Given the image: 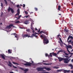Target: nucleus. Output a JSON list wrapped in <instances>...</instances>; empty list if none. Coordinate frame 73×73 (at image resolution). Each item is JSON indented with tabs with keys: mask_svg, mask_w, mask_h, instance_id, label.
Instances as JSON below:
<instances>
[{
	"mask_svg": "<svg viewBox=\"0 0 73 73\" xmlns=\"http://www.w3.org/2000/svg\"><path fill=\"white\" fill-rule=\"evenodd\" d=\"M41 38H43V43H44V44L45 45L46 44H48L49 43V40L46 38L45 36H42V35H41L40 36Z\"/></svg>",
	"mask_w": 73,
	"mask_h": 73,
	"instance_id": "2",
	"label": "nucleus"
},
{
	"mask_svg": "<svg viewBox=\"0 0 73 73\" xmlns=\"http://www.w3.org/2000/svg\"><path fill=\"white\" fill-rule=\"evenodd\" d=\"M71 73H73V70H72L71 71Z\"/></svg>",
	"mask_w": 73,
	"mask_h": 73,
	"instance_id": "60",
	"label": "nucleus"
},
{
	"mask_svg": "<svg viewBox=\"0 0 73 73\" xmlns=\"http://www.w3.org/2000/svg\"><path fill=\"white\" fill-rule=\"evenodd\" d=\"M35 10L36 11H38V9H37V8L36 7H35Z\"/></svg>",
	"mask_w": 73,
	"mask_h": 73,
	"instance_id": "32",
	"label": "nucleus"
},
{
	"mask_svg": "<svg viewBox=\"0 0 73 73\" xmlns=\"http://www.w3.org/2000/svg\"><path fill=\"white\" fill-rule=\"evenodd\" d=\"M11 35H14L15 36V37L16 38H17V40H19V38H18V37H17V34H16V33H12L11 34Z\"/></svg>",
	"mask_w": 73,
	"mask_h": 73,
	"instance_id": "10",
	"label": "nucleus"
},
{
	"mask_svg": "<svg viewBox=\"0 0 73 73\" xmlns=\"http://www.w3.org/2000/svg\"><path fill=\"white\" fill-rule=\"evenodd\" d=\"M19 6H20L19 5H17V8H19Z\"/></svg>",
	"mask_w": 73,
	"mask_h": 73,
	"instance_id": "45",
	"label": "nucleus"
},
{
	"mask_svg": "<svg viewBox=\"0 0 73 73\" xmlns=\"http://www.w3.org/2000/svg\"><path fill=\"white\" fill-rule=\"evenodd\" d=\"M53 68H54V69H58V68H59V67H57L56 66H55L53 67Z\"/></svg>",
	"mask_w": 73,
	"mask_h": 73,
	"instance_id": "24",
	"label": "nucleus"
},
{
	"mask_svg": "<svg viewBox=\"0 0 73 73\" xmlns=\"http://www.w3.org/2000/svg\"><path fill=\"white\" fill-rule=\"evenodd\" d=\"M17 13L18 15H19L20 13V9H18L17 10Z\"/></svg>",
	"mask_w": 73,
	"mask_h": 73,
	"instance_id": "18",
	"label": "nucleus"
},
{
	"mask_svg": "<svg viewBox=\"0 0 73 73\" xmlns=\"http://www.w3.org/2000/svg\"><path fill=\"white\" fill-rule=\"evenodd\" d=\"M64 45H65L66 46V48L67 49H68L69 48H72V47L71 45H69V46H68L65 43H64Z\"/></svg>",
	"mask_w": 73,
	"mask_h": 73,
	"instance_id": "9",
	"label": "nucleus"
},
{
	"mask_svg": "<svg viewBox=\"0 0 73 73\" xmlns=\"http://www.w3.org/2000/svg\"><path fill=\"white\" fill-rule=\"evenodd\" d=\"M29 23V21L26 20L25 21L24 23L25 24L27 25V24H28V23Z\"/></svg>",
	"mask_w": 73,
	"mask_h": 73,
	"instance_id": "11",
	"label": "nucleus"
},
{
	"mask_svg": "<svg viewBox=\"0 0 73 73\" xmlns=\"http://www.w3.org/2000/svg\"><path fill=\"white\" fill-rule=\"evenodd\" d=\"M42 33H44V32L43 31H41L39 33L40 34H41Z\"/></svg>",
	"mask_w": 73,
	"mask_h": 73,
	"instance_id": "35",
	"label": "nucleus"
},
{
	"mask_svg": "<svg viewBox=\"0 0 73 73\" xmlns=\"http://www.w3.org/2000/svg\"><path fill=\"white\" fill-rule=\"evenodd\" d=\"M10 73H13V72H10Z\"/></svg>",
	"mask_w": 73,
	"mask_h": 73,
	"instance_id": "59",
	"label": "nucleus"
},
{
	"mask_svg": "<svg viewBox=\"0 0 73 73\" xmlns=\"http://www.w3.org/2000/svg\"><path fill=\"white\" fill-rule=\"evenodd\" d=\"M31 61L32 62V63L27 62L26 63L24 64V65H25V66H31L32 64L33 63V61H32V59H31Z\"/></svg>",
	"mask_w": 73,
	"mask_h": 73,
	"instance_id": "4",
	"label": "nucleus"
},
{
	"mask_svg": "<svg viewBox=\"0 0 73 73\" xmlns=\"http://www.w3.org/2000/svg\"><path fill=\"white\" fill-rule=\"evenodd\" d=\"M34 23H33V22H32L31 24V27H32V26L33 25H34Z\"/></svg>",
	"mask_w": 73,
	"mask_h": 73,
	"instance_id": "33",
	"label": "nucleus"
},
{
	"mask_svg": "<svg viewBox=\"0 0 73 73\" xmlns=\"http://www.w3.org/2000/svg\"><path fill=\"white\" fill-rule=\"evenodd\" d=\"M63 70V72L64 73H69V72H70V70H65L63 69H60V70H58L56 72H62V71Z\"/></svg>",
	"mask_w": 73,
	"mask_h": 73,
	"instance_id": "3",
	"label": "nucleus"
},
{
	"mask_svg": "<svg viewBox=\"0 0 73 73\" xmlns=\"http://www.w3.org/2000/svg\"><path fill=\"white\" fill-rule=\"evenodd\" d=\"M59 38L60 41V42H61L62 44H63V42H62V41L61 38H60V37H59Z\"/></svg>",
	"mask_w": 73,
	"mask_h": 73,
	"instance_id": "20",
	"label": "nucleus"
},
{
	"mask_svg": "<svg viewBox=\"0 0 73 73\" xmlns=\"http://www.w3.org/2000/svg\"><path fill=\"white\" fill-rule=\"evenodd\" d=\"M52 54L54 56V55L55 56H57V54H56V53H54V52H52Z\"/></svg>",
	"mask_w": 73,
	"mask_h": 73,
	"instance_id": "21",
	"label": "nucleus"
},
{
	"mask_svg": "<svg viewBox=\"0 0 73 73\" xmlns=\"http://www.w3.org/2000/svg\"><path fill=\"white\" fill-rule=\"evenodd\" d=\"M58 42L59 43H60V44H61V42L60 41H58Z\"/></svg>",
	"mask_w": 73,
	"mask_h": 73,
	"instance_id": "58",
	"label": "nucleus"
},
{
	"mask_svg": "<svg viewBox=\"0 0 73 73\" xmlns=\"http://www.w3.org/2000/svg\"><path fill=\"white\" fill-rule=\"evenodd\" d=\"M28 38H29V37H31V36H30L29 35H28V36H27Z\"/></svg>",
	"mask_w": 73,
	"mask_h": 73,
	"instance_id": "49",
	"label": "nucleus"
},
{
	"mask_svg": "<svg viewBox=\"0 0 73 73\" xmlns=\"http://www.w3.org/2000/svg\"><path fill=\"white\" fill-rule=\"evenodd\" d=\"M13 67H14V68H17V67L15 66L14 65H13Z\"/></svg>",
	"mask_w": 73,
	"mask_h": 73,
	"instance_id": "44",
	"label": "nucleus"
},
{
	"mask_svg": "<svg viewBox=\"0 0 73 73\" xmlns=\"http://www.w3.org/2000/svg\"><path fill=\"white\" fill-rule=\"evenodd\" d=\"M28 34H25L23 35V37H25V38L26 37H28Z\"/></svg>",
	"mask_w": 73,
	"mask_h": 73,
	"instance_id": "15",
	"label": "nucleus"
},
{
	"mask_svg": "<svg viewBox=\"0 0 73 73\" xmlns=\"http://www.w3.org/2000/svg\"><path fill=\"white\" fill-rule=\"evenodd\" d=\"M25 13L26 15H27L28 14V12L26 11H25Z\"/></svg>",
	"mask_w": 73,
	"mask_h": 73,
	"instance_id": "37",
	"label": "nucleus"
},
{
	"mask_svg": "<svg viewBox=\"0 0 73 73\" xmlns=\"http://www.w3.org/2000/svg\"><path fill=\"white\" fill-rule=\"evenodd\" d=\"M73 3H71V5H73Z\"/></svg>",
	"mask_w": 73,
	"mask_h": 73,
	"instance_id": "62",
	"label": "nucleus"
},
{
	"mask_svg": "<svg viewBox=\"0 0 73 73\" xmlns=\"http://www.w3.org/2000/svg\"><path fill=\"white\" fill-rule=\"evenodd\" d=\"M64 31L66 32H68L69 30H68V29H64Z\"/></svg>",
	"mask_w": 73,
	"mask_h": 73,
	"instance_id": "25",
	"label": "nucleus"
},
{
	"mask_svg": "<svg viewBox=\"0 0 73 73\" xmlns=\"http://www.w3.org/2000/svg\"><path fill=\"white\" fill-rule=\"evenodd\" d=\"M44 69H46V70H51L50 68H46V67H44Z\"/></svg>",
	"mask_w": 73,
	"mask_h": 73,
	"instance_id": "12",
	"label": "nucleus"
},
{
	"mask_svg": "<svg viewBox=\"0 0 73 73\" xmlns=\"http://www.w3.org/2000/svg\"><path fill=\"white\" fill-rule=\"evenodd\" d=\"M1 6L2 7H3V3H1Z\"/></svg>",
	"mask_w": 73,
	"mask_h": 73,
	"instance_id": "41",
	"label": "nucleus"
},
{
	"mask_svg": "<svg viewBox=\"0 0 73 73\" xmlns=\"http://www.w3.org/2000/svg\"><path fill=\"white\" fill-rule=\"evenodd\" d=\"M9 64H8L9 66H10V67H12V63H11V62H10V61H9Z\"/></svg>",
	"mask_w": 73,
	"mask_h": 73,
	"instance_id": "17",
	"label": "nucleus"
},
{
	"mask_svg": "<svg viewBox=\"0 0 73 73\" xmlns=\"http://www.w3.org/2000/svg\"><path fill=\"white\" fill-rule=\"evenodd\" d=\"M17 15H18V16H19V14H18V13H17L15 15V16H17Z\"/></svg>",
	"mask_w": 73,
	"mask_h": 73,
	"instance_id": "43",
	"label": "nucleus"
},
{
	"mask_svg": "<svg viewBox=\"0 0 73 73\" xmlns=\"http://www.w3.org/2000/svg\"><path fill=\"white\" fill-rule=\"evenodd\" d=\"M24 72H28V69L27 68H26L24 70Z\"/></svg>",
	"mask_w": 73,
	"mask_h": 73,
	"instance_id": "26",
	"label": "nucleus"
},
{
	"mask_svg": "<svg viewBox=\"0 0 73 73\" xmlns=\"http://www.w3.org/2000/svg\"><path fill=\"white\" fill-rule=\"evenodd\" d=\"M29 31H30V29H28L26 31L27 32H29Z\"/></svg>",
	"mask_w": 73,
	"mask_h": 73,
	"instance_id": "40",
	"label": "nucleus"
},
{
	"mask_svg": "<svg viewBox=\"0 0 73 73\" xmlns=\"http://www.w3.org/2000/svg\"><path fill=\"white\" fill-rule=\"evenodd\" d=\"M65 55H68V54H67L66 52L65 53Z\"/></svg>",
	"mask_w": 73,
	"mask_h": 73,
	"instance_id": "47",
	"label": "nucleus"
},
{
	"mask_svg": "<svg viewBox=\"0 0 73 73\" xmlns=\"http://www.w3.org/2000/svg\"><path fill=\"white\" fill-rule=\"evenodd\" d=\"M60 34L59 35H57L58 38V37H60Z\"/></svg>",
	"mask_w": 73,
	"mask_h": 73,
	"instance_id": "46",
	"label": "nucleus"
},
{
	"mask_svg": "<svg viewBox=\"0 0 73 73\" xmlns=\"http://www.w3.org/2000/svg\"><path fill=\"white\" fill-rule=\"evenodd\" d=\"M60 52H61V50H60L58 52V53H60Z\"/></svg>",
	"mask_w": 73,
	"mask_h": 73,
	"instance_id": "50",
	"label": "nucleus"
},
{
	"mask_svg": "<svg viewBox=\"0 0 73 73\" xmlns=\"http://www.w3.org/2000/svg\"><path fill=\"white\" fill-rule=\"evenodd\" d=\"M5 2V4L6 5H8V3H7V0H4Z\"/></svg>",
	"mask_w": 73,
	"mask_h": 73,
	"instance_id": "22",
	"label": "nucleus"
},
{
	"mask_svg": "<svg viewBox=\"0 0 73 73\" xmlns=\"http://www.w3.org/2000/svg\"><path fill=\"white\" fill-rule=\"evenodd\" d=\"M23 8H25V5L23 4Z\"/></svg>",
	"mask_w": 73,
	"mask_h": 73,
	"instance_id": "42",
	"label": "nucleus"
},
{
	"mask_svg": "<svg viewBox=\"0 0 73 73\" xmlns=\"http://www.w3.org/2000/svg\"><path fill=\"white\" fill-rule=\"evenodd\" d=\"M11 27H15L13 25V24H10L9 25H8L6 27V28H7V29H11Z\"/></svg>",
	"mask_w": 73,
	"mask_h": 73,
	"instance_id": "8",
	"label": "nucleus"
},
{
	"mask_svg": "<svg viewBox=\"0 0 73 73\" xmlns=\"http://www.w3.org/2000/svg\"><path fill=\"white\" fill-rule=\"evenodd\" d=\"M25 17H26V18H28V15L25 16Z\"/></svg>",
	"mask_w": 73,
	"mask_h": 73,
	"instance_id": "54",
	"label": "nucleus"
},
{
	"mask_svg": "<svg viewBox=\"0 0 73 73\" xmlns=\"http://www.w3.org/2000/svg\"><path fill=\"white\" fill-rule=\"evenodd\" d=\"M60 45L61 46H62V45L61 44V43L60 44Z\"/></svg>",
	"mask_w": 73,
	"mask_h": 73,
	"instance_id": "63",
	"label": "nucleus"
},
{
	"mask_svg": "<svg viewBox=\"0 0 73 73\" xmlns=\"http://www.w3.org/2000/svg\"><path fill=\"white\" fill-rule=\"evenodd\" d=\"M35 31H37L38 30V29H37V28H35Z\"/></svg>",
	"mask_w": 73,
	"mask_h": 73,
	"instance_id": "55",
	"label": "nucleus"
},
{
	"mask_svg": "<svg viewBox=\"0 0 73 73\" xmlns=\"http://www.w3.org/2000/svg\"><path fill=\"white\" fill-rule=\"evenodd\" d=\"M52 53H50V57H52Z\"/></svg>",
	"mask_w": 73,
	"mask_h": 73,
	"instance_id": "39",
	"label": "nucleus"
},
{
	"mask_svg": "<svg viewBox=\"0 0 73 73\" xmlns=\"http://www.w3.org/2000/svg\"><path fill=\"white\" fill-rule=\"evenodd\" d=\"M2 24H3V23H1L0 24V25H2Z\"/></svg>",
	"mask_w": 73,
	"mask_h": 73,
	"instance_id": "61",
	"label": "nucleus"
},
{
	"mask_svg": "<svg viewBox=\"0 0 73 73\" xmlns=\"http://www.w3.org/2000/svg\"><path fill=\"white\" fill-rule=\"evenodd\" d=\"M71 61H72V62H73V59H72V60Z\"/></svg>",
	"mask_w": 73,
	"mask_h": 73,
	"instance_id": "64",
	"label": "nucleus"
},
{
	"mask_svg": "<svg viewBox=\"0 0 73 73\" xmlns=\"http://www.w3.org/2000/svg\"><path fill=\"white\" fill-rule=\"evenodd\" d=\"M58 59L59 60V62H61V61H62V60L64 61V62L65 64H68V62H69L70 60V59H69V58H62L61 57H58Z\"/></svg>",
	"mask_w": 73,
	"mask_h": 73,
	"instance_id": "1",
	"label": "nucleus"
},
{
	"mask_svg": "<svg viewBox=\"0 0 73 73\" xmlns=\"http://www.w3.org/2000/svg\"><path fill=\"white\" fill-rule=\"evenodd\" d=\"M40 32V29H39L38 31V32L39 33Z\"/></svg>",
	"mask_w": 73,
	"mask_h": 73,
	"instance_id": "53",
	"label": "nucleus"
},
{
	"mask_svg": "<svg viewBox=\"0 0 73 73\" xmlns=\"http://www.w3.org/2000/svg\"><path fill=\"white\" fill-rule=\"evenodd\" d=\"M71 44H73V41H72H72L71 42Z\"/></svg>",
	"mask_w": 73,
	"mask_h": 73,
	"instance_id": "52",
	"label": "nucleus"
},
{
	"mask_svg": "<svg viewBox=\"0 0 73 73\" xmlns=\"http://www.w3.org/2000/svg\"><path fill=\"white\" fill-rule=\"evenodd\" d=\"M60 51L61 52H65V51L62 50H60Z\"/></svg>",
	"mask_w": 73,
	"mask_h": 73,
	"instance_id": "38",
	"label": "nucleus"
},
{
	"mask_svg": "<svg viewBox=\"0 0 73 73\" xmlns=\"http://www.w3.org/2000/svg\"><path fill=\"white\" fill-rule=\"evenodd\" d=\"M73 66V65L72 64H70L68 65V66H70V67H72V66Z\"/></svg>",
	"mask_w": 73,
	"mask_h": 73,
	"instance_id": "34",
	"label": "nucleus"
},
{
	"mask_svg": "<svg viewBox=\"0 0 73 73\" xmlns=\"http://www.w3.org/2000/svg\"><path fill=\"white\" fill-rule=\"evenodd\" d=\"M29 20L30 21H33V20L31 18L29 19Z\"/></svg>",
	"mask_w": 73,
	"mask_h": 73,
	"instance_id": "28",
	"label": "nucleus"
},
{
	"mask_svg": "<svg viewBox=\"0 0 73 73\" xmlns=\"http://www.w3.org/2000/svg\"><path fill=\"white\" fill-rule=\"evenodd\" d=\"M19 23H20V21H17L15 22V23H16V24Z\"/></svg>",
	"mask_w": 73,
	"mask_h": 73,
	"instance_id": "31",
	"label": "nucleus"
},
{
	"mask_svg": "<svg viewBox=\"0 0 73 73\" xmlns=\"http://www.w3.org/2000/svg\"><path fill=\"white\" fill-rule=\"evenodd\" d=\"M44 69V68L38 67L36 68V70H37L38 72H40V71H44V70H43Z\"/></svg>",
	"mask_w": 73,
	"mask_h": 73,
	"instance_id": "6",
	"label": "nucleus"
},
{
	"mask_svg": "<svg viewBox=\"0 0 73 73\" xmlns=\"http://www.w3.org/2000/svg\"><path fill=\"white\" fill-rule=\"evenodd\" d=\"M10 11H11L12 13H13L15 12V11L13 10V9L12 8H11L10 7H9L8 8V12H10Z\"/></svg>",
	"mask_w": 73,
	"mask_h": 73,
	"instance_id": "7",
	"label": "nucleus"
},
{
	"mask_svg": "<svg viewBox=\"0 0 73 73\" xmlns=\"http://www.w3.org/2000/svg\"><path fill=\"white\" fill-rule=\"evenodd\" d=\"M35 37L37 38V37H38V36L37 35H35Z\"/></svg>",
	"mask_w": 73,
	"mask_h": 73,
	"instance_id": "51",
	"label": "nucleus"
},
{
	"mask_svg": "<svg viewBox=\"0 0 73 73\" xmlns=\"http://www.w3.org/2000/svg\"><path fill=\"white\" fill-rule=\"evenodd\" d=\"M5 55L4 54H1V57L4 60H5Z\"/></svg>",
	"mask_w": 73,
	"mask_h": 73,
	"instance_id": "13",
	"label": "nucleus"
},
{
	"mask_svg": "<svg viewBox=\"0 0 73 73\" xmlns=\"http://www.w3.org/2000/svg\"><path fill=\"white\" fill-rule=\"evenodd\" d=\"M8 52L10 54L12 53V52H11V50L10 49H9L8 50Z\"/></svg>",
	"mask_w": 73,
	"mask_h": 73,
	"instance_id": "23",
	"label": "nucleus"
},
{
	"mask_svg": "<svg viewBox=\"0 0 73 73\" xmlns=\"http://www.w3.org/2000/svg\"><path fill=\"white\" fill-rule=\"evenodd\" d=\"M13 64H16L17 65H19V64L17 63H16L15 62H13Z\"/></svg>",
	"mask_w": 73,
	"mask_h": 73,
	"instance_id": "30",
	"label": "nucleus"
},
{
	"mask_svg": "<svg viewBox=\"0 0 73 73\" xmlns=\"http://www.w3.org/2000/svg\"><path fill=\"white\" fill-rule=\"evenodd\" d=\"M20 69H22V70H24L23 68H21Z\"/></svg>",
	"mask_w": 73,
	"mask_h": 73,
	"instance_id": "57",
	"label": "nucleus"
},
{
	"mask_svg": "<svg viewBox=\"0 0 73 73\" xmlns=\"http://www.w3.org/2000/svg\"><path fill=\"white\" fill-rule=\"evenodd\" d=\"M61 5H59L58 6V11H61Z\"/></svg>",
	"mask_w": 73,
	"mask_h": 73,
	"instance_id": "16",
	"label": "nucleus"
},
{
	"mask_svg": "<svg viewBox=\"0 0 73 73\" xmlns=\"http://www.w3.org/2000/svg\"><path fill=\"white\" fill-rule=\"evenodd\" d=\"M45 56L46 57H47V56H48V57H50V55H48V54L47 53H46L45 54Z\"/></svg>",
	"mask_w": 73,
	"mask_h": 73,
	"instance_id": "27",
	"label": "nucleus"
},
{
	"mask_svg": "<svg viewBox=\"0 0 73 73\" xmlns=\"http://www.w3.org/2000/svg\"><path fill=\"white\" fill-rule=\"evenodd\" d=\"M73 66H72L71 67V69H73Z\"/></svg>",
	"mask_w": 73,
	"mask_h": 73,
	"instance_id": "56",
	"label": "nucleus"
},
{
	"mask_svg": "<svg viewBox=\"0 0 73 73\" xmlns=\"http://www.w3.org/2000/svg\"><path fill=\"white\" fill-rule=\"evenodd\" d=\"M52 64H49V63H43V65H51Z\"/></svg>",
	"mask_w": 73,
	"mask_h": 73,
	"instance_id": "19",
	"label": "nucleus"
},
{
	"mask_svg": "<svg viewBox=\"0 0 73 73\" xmlns=\"http://www.w3.org/2000/svg\"><path fill=\"white\" fill-rule=\"evenodd\" d=\"M43 62H46V61L44 60H43Z\"/></svg>",
	"mask_w": 73,
	"mask_h": 73,
	"instance_id": "48",
	"label": "nucleus"
},
{
	"mask_svg": "<svg viewBox=\"0 0 73 73\" xmlns=\"http://www.w3.org/2000/svg\"><path fill=\"white\" fill-rule=\"evenodd\" d=\"M21 17V15L19 16L18 17V18L17 19V20H19V19H20V17Z\"/></svg>",
	"mask_w": 73,
	"mask_h": 73,
	"instance_id": "29",
	"label": "nucleus"
},
{
	"mask_svg": "<svg viewBox=\"0 0 73 73\" xmlns=\"http://www.w3.org/2000/svg\"><path fill=\"white\" fill-rule=\"evenodd\" d=\"M36 34H37V33H35V34L33 33L32 34V35L31 36V38H32V37L33 38V37H35V35H36Z\"/></svg>",
	"mask_w": 73,
	"mask_h": 73,
	"instance_id": "14",
	"label": "nucleus"
},
{
	"mask_svg": "<svg viewBox=\"0 0 73 73\" xmlns=\"http://www.w3.org/2000/svg\"><path fill=\"white\" fill-rule=\"evenodd\" d=\"M67 49V51L69 53H70V51H69V49Z\"/></svg>",
	"mask_w": 73,
	"mask_h": 73,
	"instance_id": "36",
	"label": "nucleus"
},
{
	"mask_svg": "<svg viewBox=\"0 0 73 73\" xmlns=\"http://www.w3.org/2000/svg\"><path fill=\"white\" fill-rule=\"evenodd\" d=\"M72 38L73 36H68L67 39V42L68 43H70V42H71L72 41V39H70L69 41V40L70 38L72 39Z\"/></svg>",
	"mask_w": 73,
	"mask_h": 73,
	"instance_id": "5",
	"label": "nucleus"
}]
</instances>
